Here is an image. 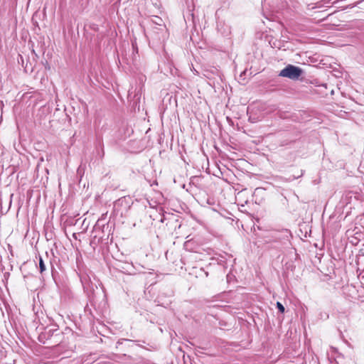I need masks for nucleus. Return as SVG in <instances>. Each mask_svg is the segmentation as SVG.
Here are the masks:
<instances>
[{"label":"nucleus","instance_id":"20e7f679","mask_svg":"<svg viewBox=\"0 0 364 364\" xmlns=\"http://www.w3.org/2000/svg\"><path fill=\"white\" fill-rule=\"evenodd\" d=\"M277 307L281 313L284 312V306L280 302H277Z\"/></svg>","mask_w":364,"mask_h":364},{"label":"nucleus","instance_id":"7ed1b4c3","mask_svg":"<svg viewBox=\"0 0 364 364\" xmlns=\"http://www.w3.org/2000/svg\"><path fill=\"white\" fill-rule=\"evenodd\" d=\"M39 269L41 273H43L46 269V265L41 257H39Z\"/></svg>","mask_w":364,"mask_h":364},{"label":"nucleus","instance_id":"f03ea898","mask_svg":"<svg viewBox=\"0 0 364 364\" xmlns=\"http://www.w3.org/2000/svg\"><path fill=\"white\" fill-rule=\"evenodd\" d=\"M151 22L152 23L155 24V25H157V26H163V20L161 18L157 16H154L152 18H151Z\"/></svg>","mask_w":364,"mask_h":364},{"label":"nucleus","instance_id":"f257e3e1","mask_svg":"<svg viewBox=\"0 0 364 364\" xmlns=\"http://www.w3.org/2000/svg\"><path fill=\"white\" fill-rule=\"evenodd\" d=\"M302 73L303 70L301 68L289 64L279 72V76L296 80L300 77Z\"/></svg>","mask_w":364,"mask_h":364}]
</instances>
